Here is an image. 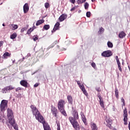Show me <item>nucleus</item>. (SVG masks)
I'll return each instance as SVG.
<instances>
[{"label":"nucleus","mask_w":130,"mask_h":130,"mask_svg":"<svg viewBox=\"0 0 130 130\" xmlns=\"http://www.w3.org/2000/svg\"><path fill=\"white\" fill-rule=\"evenodd\" d=\"M117 63L118 64V69L119 71L121 72H122V69H121V67L120 66V61H119V59L116 60Z\"/></svg>","instance_id":"412c9836"},{"label":"nucleus","mask_w":130,"mask_h":130,"mask_svg":"<svg viewBox=\"0 0 130 130\" xmlns=\"http://www.w3.org/2000/svg\"><path fill=\"white\" fill-rule=\"evenodd\" d=\"M84 9L85 10H88V9H89V3H88L86 2L84 4Z\"/></svg>","instance_id":"c756f323"},{"label":"nucleus","mask_w":130,"mask_h":130,"mask_svg":"<svg viewBox=\"0 0 130 130\" xmlns=\"http://www.w3.org/2000/svg\"><path fill=\"white\" fill-rule=\"evenodd\" d=\"M128 69H129V71H130V68H129V66H128Z\"/></svg>","instance_id":"680f3d73"},{"label":"nucleus","mask_w":130,"mask_h":130,"mask_svg":"<svg viewBox=\"0 0 130 130\" xmlns=\"http://www.w3.org/2000/svg\"><path fill=\"white\" fill-rule=\"evenodd\" d=\"M102 55L104 57H109V56L112 55V52L110 50L105 51L102 53Z\"/></svg>","instance_id":"9d476101"},{"label":"nucleus","mask_w":130,"mask_h":130,"mask_svg":"<svg viewBox=\"0 0 130 130\" xmlns=\"http://www.w3.org/2000/svg\"><path fill=\"white\" fill-rule=\"evenodd\" d=\"M66 104V102L63 100H60L58 102L57 107L58 110L59 109H62L64 108V105Z\"/></svg>","instance_id":"39448f33"},{"label":"nucleus","mask_w":130,"mask_h":130,"mask_svg":"<svg viewBox=\"0 0 130 130\" xmlns=\"http://www.w3.org/2000/svg\"><path fill=\"white\" fill-rule=\"evenodd\" d=\"M49 7H50V5H49V3H45V8L46 9H48V8H49Z\"/></svg>","instance_id":"473e14b6"},{"label":"nucleus","mask_w":130,"mask_h":130,"mask_svg":"<svg viewBox=\"0 0 130 130\" xmlns=\"http://www.w3.org/2000/svg\"><path fill=\"white\" fill-rule=\"evenodd\" d=\"M107 45H108V47H109L110 48H112V47H113V44H112V43H111L109 41L108 42Z\"/></svg>","instance_id":"cd10ccee"},{"label":"nucleus","mask_w":130,"mask_h":130,"mask_svg":"<svg viewBox=\"0 0 130 130\" xmlns=\"http://www.w3.org/2000/svg\"><path fill=\"white\" fill-rule=\"evenodd\" d=\"M72 115L73 117H69V120L70 121L71 124H72L74 128L77 129L79 126V123L77 121V120L79 119V113H78V111L74 108H72Z\"/></svg>","instance_id":"f03ea898"},{"label":"nucleus","mask_w":130,"mask_h":130,"mask_svg":"<svg viewBox=\"0 0 130 130\" xmlns=\"http://www.w3.org/2000/svg\"><path fill=\"white\" fill-rule=\"evenodd\" d=\"M51 111L53 115L55 116V117H56V116H57V109H56V108H55V107L52 105L51 106Z\"/></svg>","instance_id":"1a4fd4ad"},{"label":"nucleus","mask_w":130,"mask_h":130,"mask_svg":"<svg viewBox=\"0 0 130 130\" xmlns=\"http://www.w3.org/2000/svg\"><path fill=\"white\" fill-rule=\"evenodd\" d=\"M26 30H27V28L26 27H23L22 28H21V32H24V31H26Z\"/></svg>","instance_id":"e433bc0d"},{"label":"nucleus","mask_w":130,"mask_h":130,"mask_svg":"<svg viewBox=\"0 0 130 130\" xmlns=\"http://www.w3.org/2000/svg\"><path fill=\"white\" fill-rule=\"evenodd\" d=\"M22 88L21 87H18L15 89L16 92H18V91H21Z\"/></svg>","instance_id":"a19ab883"},{"label":"nucleus","mask_w":130,"mask_h":130,"mask_svg":"<svg viewBox=\"0 0 130 130\" xmlns=\"http://www.w3.org/2000/svg\"><path fill=\"white\" fill-rule=\"evenodd\" d=\"M3 45H4V41H0V47H2V46H3Z\"/></svg>","instance_id":"a18cd8bd"},{"label":"nucleus","mask_w":130,"mask_h":130,"mask_svg":"<svg viewBox=\"0 0 130 130\" xmlns=\"http://www.w3.org/2000/svg\"><path fill=\"white\" fill-rule=\"evenodd\" d=\"M75 10H76V6H74V7H73L71 9L70 11L71 12H73V11H74Z\"/></svg>","instance_id":"49530a36"},{"label":"nucleus","mask_w":130,"mask_h":130,"mask_svg":"<svg viewBox=\"0 0 130 130\" xmlns=\"http://www.w3.org/2000/svg\"><path fill=\"white\" fill-rule=\"evenodd\" d=\"M122 64H123V62L122 63Z\"/></svg>","instance_id":"0e129e2a"},{"label":"nucleus","mask_w":130,"mask_h":130,"mask_svg":"<svg viewBox=\"0 0 130 130\" xmlns=\"http://www.w3.org/2000/svg\"><path fill=\"white\" fill-rule=\"evenodd\" d=\"M17 33L14 32L10 36L11 39H15L17 37Z\"/></svg>","instance_id":"a878e982"},{"label":"nucleus","mask_w":130,"mask_h":130,"mask_svg":"<svg viewBox=\"0 0 130 130\" xmlns=\"http://www.w3.org/2000/svg\"><path fill=\"white\" fill-rule=\"evenodd\" d=\"M50 28V26L49 24H45L43 27L44 30H48Z\"/></svg>","instance_id":"bb28decb"},{"label":"nucleus","mask_w":130,"mask_h":130,"mask_svg":"<svg viewBox=\"0 0 130 130\" xmlns=\"http://www.w3.org/2000/svg\"><path fill=\"white\" fill-rule=\"evenodd\" d=\"M9 26L12 27V30H16V29H18V25L17 24H11L9 25Z\"/></svg>","instance_id":"393cba45"},{"label":"nucleus","mask_w":130,"mask_h":130,"mask_svg":"<svg viewBox=\"0 0 130 130\" xmlns=\"http://www.w3.org/2000/svg\"><path fill=\"white\" fill-rule=\"evenodd\" d=\"M44 22V19L38 20L36 23V26H39V25H41V24H43Z\"/></svg>","instance_id":"5701e85b"},{"label":"nucleus","mask_w":130,"mask_h":130,"mask_svg":"<svg viewBox=\"0 0 130 130\" xmlns=\"http://www.w3.org/2000/svg\"><path fill=\"white\" fill-rule=\"evenodd\" d=\"M123 117L124 124L126 125L127 124V110L126 108H125L124 110Z\"/></svg>","instance_id":"6e6552de"},{"label":"nucleus","mask_w":130,"mask_h":130,"mask_svg":"<svg viewBox=\"0 0 130 130\" xmlns=\"http://www.w3.org/2000/svg\"><path fill=\"white\" fill-rule=\"evenodd\" d=\"M106 122H107L108 123H109V124H110V125H111V121H110V120L106 119Z\"/></svg>","instance_id":"c03bdc74"},{"label":"nucleus","mask_w":130,"mask_h":130,"mask_svg":"<svg viewBox=\"0 0 130 130\" xmlns=\"http://www.w3.org/2000/svg\"><path fill=\"white\" fill-rule=\"evenodd\" d=\"M11 57V53L6 52L4 54H3V57L4 58H8V57Z\"/></svg>","instance_id":"aec40b11"},{"label":"nucleus","mask_w":130,"mask_h":130,"mask_svg":"<svg viewBox=\"0 0 130 130\" xmlns=\"http://www.w3.org/2000/svg\"><path fill=\"white\" fill-rule=\"evenodd\" d=\"M53 44H54V45H55V44H57V41H55V42L53 43Z\"/></svg>","instance_id":"8fccbe9b"},{"label":"nucleus","mask_w":130,"mask_h":130,"mask_svg":"<svg viewBox=\"0 0 130 130\" xmlns=\"http://www.w3.org/2000/svg\"><path fill=\"white\" fill-rule=\"evenodd\" d=\"M20 84L23 87L27 88L28 87V82L26 80H21L20 82Z\"/></svg>","instance_id":"2eb2a0df"},{"label":"nucleus","mask_w":130,"mask_h":130,"mask_svg":"<svg viewBox=\"0 0 130 130\" xmlns=\"http://www.w3.org/2000/svg\"><path fill=\"white\" fill-rule=\"evenodd\" d=\"M38 86H39V83H36V84L34 85V87L35 88H37V87H38Z\"/></svg>","instance_id":"37998d69"},{"label":"nucleus","mask_w":130,"mask_h":130,"mask_svg":"<svg viewBox=\"0 0 130 130\" xmlns=\"http://www.w3.org/2000/svg\"><path fill=\"white\" fill-rule=\"evenodd\" d=\"M129 129L130 130V128Z\"/></svg>","instance_id":"774afa93"},{"label":"nucleus","mask_w":130,"mask_h":130,"mask_svg":"<svg viewBox=\"0 0 130 130\" xmlns=\"http://www.w3.org/2000/svg\"><path fill=\"white\" fill-rule=\"evenodd\" d=\"M30 108L31 109L32 113L33 115H35L36 119L39 122L43 124L44 130H51L50 126L45 121V119L44 118L43 116L39 112V110L37 109V108L35 106L31 105L30 106Z\"/></svg>","instance_id":"f257e3e1"},{"label":"nucleus","mask_w":130,"mask_h":130,"mask_svg":"<svg viewBox=\"0 0 130 130\" xmlns=\"http://www.w3.org/2000/svg\"><path fill=\"white\" fill-rule=\"evenodd\" d=\"M57 130H60V125L59 124V123H57Z\"/></svg>","instance_id":"4c0bfd02"},{"label":"nucleus","mask_w":130,"mask_h":130,"mask_svg":"<svg viewBox=\"0 0 130 130\" xmlns=\"http://www.w3.org/2000/svg\"><path fill=\"white\" fill-rule=\"evenodd\" d=\"M29 11V6L28 5V3H25L23 6V12L24 14L28 13Z\"/></svg>","instance_id":"4468645a"},{"label":"nucleus","mask_w":130,"mask_h":130,"mask_svg":"<svg viewBox=\"0 0 130 130\" xmlns=\"http://www.w3.org/2000/svg\"><path fill=\"white\" fill-rule=\"evenodd\" d=\"M101 1H102V2H103V1H104V0H101Z\"/></svg>","instance_id":"e2e57ef3"},{"label":"nucleus","mask_w":130,"mask_h":130,"mask_svg":"<svg viewBox=\"0 0 130 130\" xmlns=\"http://www.w3.org/2000/svg\"><path fill=\"white\" fill-rule=\"evenodd\" d=\"M2 57L0 56V58H1Z\"/></svg>","instance_id":"338daca9"},{"label":"nucleus","mask_w":130,"mask_h":130,"mask_svg":"<svg viewBox=\"0 0 130 130\" xmlns=\"http://www.w3.org/2000/svg\"><path fill=\"white\" fill-rule=\"evenodd\" d=\"M103 31H104V28H103V27H101L100 29V32H103Z\"/></svg>","instance_id":"09e8293b"},{"label":"nucleus","mask_w":130,"mask_h":130,"mask_svg":"<svg viewBox=\"0 0 130 130\" xmlns=\"http://www.w3.org/2000/svg\"><path fill=\"white\" fill-rule=\"evenodd\" d=\"M59 22H57L54 25L53 30L51 31L52 33H54L56 30H58V27H59Z\"/></svg>","instance_id":"dca6fc26"},{"label":"nucleus","mask_w":130,"mask_h":130,"mask_svg":"<svg viewBox=\"0 0 130 130\" xmlns=\"http://www.w3.org/2000/svg\"><path fill=\"white\" fill-rule=\"evenodd\" d=\"M121 100V102L123 103L122 106H124V105H125L124 99H123V98H122Z\"/></svg>","instance_id":"f704fd0d"},{"label":"nucleus","mask_w":130,"mask_h":130,"mask_svg":"<svg viewBox=\"0 0 130 130\" xmlns=\"http://www.w3.org/2000/svg\"><path fill=\"white\" fill-rule=\"evenodd\" d=\"M33 31V29H32V28H30L29 29H28V30L27 31V34H28V35L31 34V32H32Z\"/></svg>","instance_id":"2f4dec72"},{"label":"nucleus","mask_w":130,"mask_h":130,"mask_svg":"<svg viewBox=\"0 0 130 130\" xmlns=\"http://www.w3.org/2000/svg\"><path fill=\"white\" fill-rule=\"evenodd\" d=\"M7 117L8 118L14 117V112H13V110L10 108L7 109Z\"/></svg>","instance_id":"9b49d317"},{"label":"nucleus","mask_w":130,"mask_h":130,"mask_svg":"<svg viewBox=\"0 0 130 130\" xmlns=\"http://www.w3.org/2000/svg\"><path fill=\"white\" fill-rule=\"evenodd\" d=\"M91 67H92V68L95 69V68H96V64L94 62H92L91 63Z\"/></svg>","instance_id":"58836bf2"},{"label":"nucleus","mask_w":130,"mask_h":130,"mask_svg":"<svg viewBox=\"0 0 130 130\" xmlns=\"http://www.w3.org/2000/svg\"><path fill=\"white\" fill-rule=\"evenodd\" d=\"M77 84L78 85L79 87H80V86H82V85H81V83L79 81H77Z\"/></svg>","instance_id":"de8ad7c7"},{"label":"nucleus","mask_w":130,"mask_h":130,"mask_svg":"<svg viewBox=\"0 0 130 130\" xmlns=\"http://www.w3.org/2000/svg\"><path fill=\"white\" fill-rule=\"evenodd\" d=\"M82 2L83 3H85V2H86V0H82Z\"/></svg>","instance_id":"864d4df0"},{"label":"nucleus","mask_w":130,"mask_h":130,"mask_svg":"<svg viewBox=\"0 0 130 130\" xmlns=\"http://www.w3.org/2000/svg\"><path fill=\"white\" fill-rule=\"evenodd\" d=\"M115 58H116V60H117L118 59H119L118 56H116Z\"/></svg>","instance_id":"3c124183"},{"label":"nucleus","mask_w":130,"mask_h":130,"mask_svg":"<svg viewBox=\"0 0 130 130\" xmlns=\"http://www.w3.org/2000/svg\"><path fill=\"white\" fill-rule=\"evenodd\" d=\"M128 128L129 129L130 128V123H129V124H128Z\"/></svg>","instance_id":"4d7b16f0"},{"label":"nucleus","mask_w":130,"mask_h":130,"mask_svg":"<svg viewBox=\"0 0 130 130\" xmlns=\"http://www.w3.org/2000/svg\"><path fill=\"white\" fill-rule=\"evenodd\" d=\"M32 39L34 41H36L37 40H38V36L37 35H35L32 37Z\"/></svg>","instance_id":"7c9ffc66"},{"label":"nucleus","mask_w":130,"mask_h":130,"mask_svg":"<svg viewBox=\"0 0 130 130\" xmlns=\"http://www.w3.org/2000/svg\"><path fill=\"white\" fill-rule=\"evenodd\" d=\"M67 18H68V15L66 14H63L60 15L58 18V20L60 21V22H62L63 21H64Z\"/></svg>","instance_id":"f8f14e48"},{"label":"nucleus","mask_w":130,"mask_h":130,"mask_svg":"<svg viewBox=\"0 0 130 130\" xmlns=\"http://www.w3.org/2000/svg\"><path fill=\"white\" fill-rule=\"evenodd\" d=\"M79 88H80L81 91H82L83 94L85 95V96H88V92H87V90H86V89L85 88V86L84 85H82L81 86H79Z\"/></svg>","instance_id":"ddd939ff"},{"label":"nucleus","mask_w":130,"mask_h":130,"mask_svg":"<svg viewBox=\"0 0 130 130\" xmlns=\"http://www.w3.org/2000/svg\"><path fill=\"white\" fill-rule=\"evenodd\" d=\"M7 125H8V127H10V124H9V123H7Z\"/></svg>","instance_id":"5fc2aeb1"},{"label":"nucleus","mask_w":130,"mask_h":130,"mask_svg":"<svg viewBox=\"0 0 130 130\" xmlns=\"http://www.w3.org/2000/svg\"><path fill=\"white\" fill-rule=\"evenodd\" d=\"M3 119V118H0V121Z\"/></svg>","instance_id":"bf43d9fd"},{"label":"nucleus","mask_w":130,"mask_h":130,"mask_svg":"<svg viewBox=\"0 0 130 130\" xmlns=\"http://www.w3.org/2000/svg\"><path fill=\"white\" fill-rule=\"evenodd\" d=\"M129 114H130V111L129 112Z\"/></svg>","instance_id":"69168bd1"},{"label":"nucleus","mask_w":130,"mask_h":130,"mask_svg":"<svg viewBox=\"0 0 130 130\" xmlns=\"http://www.w3.org/2000/svg\"><path fill=\"white\" fill-rule=\"evenodd\" d=\"M77 4H78V5H81V4H83V1H82V0H78Z\"/></svg>","instance_id":"c9c22d12"},{"label":"nucleus","mask_w":130,"mask_h":130,"mask_svg":"<svg viewBox=\"0 0 130 130\" xmlns=\"http://www.w3.org/2000/svg\"><path fill=\"white\" fill-rule=\"evenodd\" d=\"M59 110L60 112H61V114L64 115V116H68V114H67V112L65 111L64 108L60 109Z\"/></svg>","instance_id":"6ab92c4d"},{"label":"nucleus","mask_w":130,"mask_h":130,"mask_svg":"<svg viewBox=\"0 0 130 130\" xmlns=\"http://www.w3.org/2000/svg\"><path fill=\"white\" fill-rule=\"evenodd\" d=\"M96 0H91V2H92V3H94V2H95Z\"/></svg>","instance_id":"13d9d810"},{"label":"nucleus","mask_w":130,"mask_h":130,"mask_svg":"<svg viewBox=\"0 0 130 130\" xmlns=\"http://www.w3.org/2000/svg\"><path fill=\"white\" fill-rule=\"evenodd\" d=\"M8 100H3L1 101L0 104V110L2 112H5L6 109L8 108Z\"/></svg>","instance_id":"7ed1b4c3"},{"label":"nucleus","mask_w":130,"mask_h":130,"mask_svg":"<svg viewBox=\"0 0 130 130\" xmlns=\"http://www.w3.org/2000/svg\"><path fill=\"white\" fill-rule=\"evenodd\" d=\"M69 2L74 5L76 3V0H70Z\"/></svg>","instance_id":"79ce46f5"},{"label":"nucleus","mask_w":130,"mask_h":130,"mask_svg":"<svg viewBox=\"0 0 130 130\" xmlns=\"http://www.w3.org/2000/svg\"><path fill=\"white\" fill-rule=\"evenodd\" d=\"M90 125L92 130H98V127L95 123H91Z\"/></svg>","instance_id":"a211bd4d"},{"label":"nucleus","mask_w":130,"mask_h":130,"mask_svg":"<svg viewBox=\"0 0 130 130\" xmlns=\"http://www.w3.org/2000/svg\"><path fill=\"white\" fill-rule=\"evenodd\" d=\"M3 26L4 27H5V25L4 23L3 24Z\"/></svg>","instance_id":"052dcab7"},{"label":"nucleus","mask_w":130,"mask_h":130,"mask_svg":"<svg viewBox=\"0 0 130 130\" xmlns=\"http://www.w3.org/2000/svg\"><path fill=\"white\" fill-rule=\"evenodd\" d=\"M15 61H16V60H13V61H12L13 63H15Z\"/></svg>","instance_id":"603ef678"},{"label":"nucleus","mask_w":130,"mask_h":130,"mask_svg":"<svg viewBox=\"0 0 130 130\" xmlns=\"http://www.w3.org/2000/svg\"><path fill=\"white\" fill-rule=\"evenodd\" d=\"M125 33L122 31L119 34V38H123V37H125Z\"/></svg>","instance_id":"b1692460"},{"label":"nucleus","mask_w":130,"mask_h":130,"mask_svg":"<svg viewBox=\"0 0 130 130\" xmlns=\"http://www.w3.org/2000/svg\"><path fill=\"white\" fill-rule=\"evenodd\" d=\"M8 118L9 123L14 127V129L19 130V127H18V125L16 123V120H15V118H14V117H12Z\"/></svg>","instance_id":"20e7f679"},{"label":"nucleus","mask_w":130,"mask_h":130,"mask_svg":"<svg viewBox=\"0 0 130 130\" xmlns=\"http://www.w3.org/2000/svg\"><path fill=\"white\" fill-rule=\"evenodd\" d=\"M97 97L100 99V105L102 107V108H105V106H104V101H103V99L101 96V93H100V92L98 93Z\"/></svg>","instance_id":"0eeeda50"},{"label":"nucleus","mask_w":130,"mask_h":130,"mask_svg":"<svg viewBox=\"0 0 130 130\" xmlns=\"http://www.w3.org/2000/svg\"><path fill=\"white\" fill-rule=\"evenodd\" d=\"M81 116L84 124H85V125H87V119L86 118V116H85L84 113H81Z\"/></svg>","instance_id":"f3484780"},{"label":"nucleus","mask_w":130,"mask_h":130,"mask_svg":"<svg viewBox=\"0 0 130 130\" xmlns=\"http://www.w3.org/2000/svg\"><path fill=\"white\" fill-rule=\"evenodd\" d=\"M86 17H87V18H90L91 17V12H87L86 13Z\"/></svg>","instance_id":"72a5a7b5"},{"label":"nucleus","mask_w":130,"mask_h":130,"mask_svg":"<svg viewBox=\"0 0 130 130\" xmlns=\"http://www.w3.org/2000/svg\"><path fill=\"white\" fill-rule=\"evenodd\" d=\"M32 29L34 30V29H36V27L35 26H33Z\"/></svg>","instance_id":"6e6d98bb"},{"label":"nucleus","mask_w":130,"mask_h":130,"mask_svg":"<svg viewBox=\"0 0 130 130\" xmlns=\"http://www.w3.org/2000/svg\"><path fill=\"white\" fill-rule=\"evenodd\" d=\"M67 99H68V102H69V103H70V104H73V97H72L71 95H68Z\"/></svg>","instance_id":"4be33fe9"},{"label":"nucleus","mask_w":130,"mask_h":130,"mask_svg":"<svg viewBox=\"0 0 130 130\" xmlns=\"http://www.w3.org/2000/svg\"><path fill=\"white\" fill-rule=\"evenodd\" d=\"M115 94L116 98H118V89H117V88L115 89Z\"/></svg>","instance_id":"c85d7f7f"},{"label":"nucleus","mask_w":130,"mask_h":130,"mask_svg":"<svg viewBox=\"0 0 130 130\" xmlns=\"http://www.w3.org/2000/svg\"><path fill=\"white\" fill-rule=\"evenodd\" d=\"M95 90H96V91H97V92L101 91V89H100V87H96Z\"/></svg>","instance_id":"ea45409f"},{"label":"nucleus","mask_w":130,"mask_h":130,"mask_svg":"<svg viewBox=\"0 0 130 130\" xmlns=\"http://www.w3.org/2000/svg\"><path fill=\"white\" fill-rule=\"evenodd\" d=\"M15 87H13L12 85L6 86L4 88L2 89V92L3 94H6L8 93V91H11V90H14Z\"/></svg>","instance_id":"423d86ee"}]
</instances>
